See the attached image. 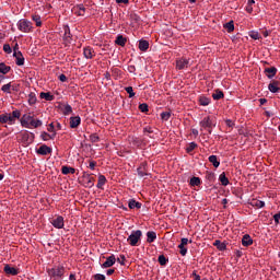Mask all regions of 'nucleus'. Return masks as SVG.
Segmentation results:
<instances>
[{"label": "nucleus", "mask_w": 280, "mask_h": 280, "mask_svg": "<svg viewBox=\"0 0 280 280\" xmlns=\"http://www.w3.org/2000/svg\"><path fill=\"white\" fill-rule=\"evenodd\" d=\"M273 220H275L276 224H279L280 211L273 215Z\"/></svg>", "instance_id": "nucleus-58"}, {"label": "nucleus", "mask_w": 280, "mask_h": 280, "mask_svg": "<svg viewBox=\"0 0 280 280\" xmlns=\"http://www.w3.org/2000/svg\"><path fill=\"white\" fill-rule=\"evenodd\" d=\"M10 71H12V68L10 66H7L3 62L0 63V73H2V75L10 73Z\"/></svg>", "instance_id": "nucleus-20"}, {"label": "nucleus", "mask_w": 280, "mask_h": 280, "mask_svg": "<svg viewBox=\"0 0 280 280\" xmlns=\"http://www.w3.org/2000/svg\"><path fill=\"white\" fill-rule=\"evenodd\" d=\"M42 139H43V141H49V139H51V138H50L49 133H47L46 131H43Z\"/></svg>", "instance_id": "nucleus-52"}, {"label": "nucleus", "mask_w": 280, "mask_h": 280, "mask_svg": "<svg viewBox=\"0 0 280 280\" xmlns=\"http://www.w3.org/2000/svg\"><path fill=\"white\" fill-rule=\"evenodd\" d=\"M28 104H30L31 106H34V104H36V95H34V93H31V94L28 95Z\"/></svg>", "instance_id": "nucleus-41"}, {"label": "nucleus", "mask_w": 280, "mask_h": 280, "mask_svg": "<svg viewBox=\"0 0 280 280\" xmlns=\"http://www.w3.org/2000/svg\"><path fill=\"white\" fill-rule=\"evenodd\" d=\"M246 12H248V14H253V5L247 4Z\"/></svg>", "instance_id": "nucleus-62"}, {"label": "nucleus", "mask_w": 280, "mask_h": 280, "mask_svg": "<svg viewBox=\"0 0 280 280\" xmlns=\"http://www.w3.org/2000/svg\"><path fill=\"white\" fill-rule=\"evenodd\" d=\"M219 180H220L221 185L226 187V185H229V177L226 176V173H222L219 177Z\"/></svg>", "instance_id": "nucleus-29"}, {"label": "nucleus", "mask_w": 280, "mask_h": 280, "mask_svg": "<svg viewBox=\"0 0 280 280\" xmlns=\"http://www.w3.org/2000/svg\"><path fill=\"white\" fill-rule=\"evenodd\" d=\"M158 261H159L160 266H166L167 258L165 257V255H160L158 258Z\"/></svg>", "instance_id": "nucleus-38"}, {"label": "nucleus", "mask_w": 280, "mask_h": 280, "mask_svg": "<svg viewBox=\"0 0 280 280\" xmlns=\"http://www.w3.org/2000/svg\"><path fill=\"white\" fill-rule=\"evenodd\" d=\"M187 244H189V240H188V238H182L179 245H182V246H187Z\"/></svg>", "instance_id": "nucleus-61"}, {"label": "nucleus", "mask_w": 280, "mask_h": 280, "mask_svg": "<svg viewBox=\"0 0 280 280\" xmlns=\"http://www.w3.org/2000/svg\"><path fill=\"white\" fill-rule=\"evenodd\" d=\"M23 141H25L26 143H30V133L24 132L22 136Z\"/></svg>", "instance_id": "nucleus-54"}, {"label": "nucleus", "mask_w": 280, "mask_h": 280, "mask_svg": "<svg viewBox=\"0 0 280 280\" xmlns=\"http://www.w3.org/2000/svg\"><path fill=\"white\" fill-rule=\"evenodd\" d=\"M178 248L180 249L179 253L183 257H185V255H187V248L183 245H178Z\"/></svg>", "instance_id": "nucleus-50"}, {"label": "nucleus", "mask_w": 280, "mask_h": 280, "mask_svg": "<svg viewBox=\"0 0 280 280\" xmlns=\"http://www.w3.org/2000/svg\"><path fill=\"white\" fill-rule=\"evenodd\" d=\"M11 118H13V121H16V119L21 118V112L20 110H13L11 114Z\"/></svg>", "instance_id": "nucleus-42"}, {"label": "nucleus", "mask_w": 280, "mask_h": 280, "mask_svg": "<svg viewBox=\"0 0 280 280\" xmlns=\"http://www.w3.org/2000/svg\"><path fill=\"white\" fill-rule=\"evenodd\" d=\"M90 141L92 143H97V141H100V136H97V133H93L90 136Z\"/></svg>", "instance_id": "nucleus-46"}, {"label": "nucleus", "mask_w": 280, "mask_h": 280, "mask_svg": "<svg viewBox=\"0 0 280 280\" xmlns=\"http://www.w3.org/2000/svg\"><path fill=\"white\" fill-rule=\"evenodd\" d=\"M83 54H84V56H85V58H93V54H95V51H93V48H91V47H86V48H84V50H83Z\"/></svg>", "instance_id": "nucleus-31"}, {"label": "nucleus", "mask_w": 280, "mask_h": 280, "mask_svg": "<svg viewBox=\"0 0 280 280\" xmlns=\"http://www.w3.org/2000/svg\"><path fill=\"white\" fill-rule=\"evenodd\" d=\"M28 126H32V128H40V126H43V121L33 118Z\"/></svg>", "instance_id": "nucleus-34"}, {"label": "nucleus", "mask_w": 280, "mask_h": 280, "mask_svg": "<svg viewBox=\"0 0 280 280\" xmlns=\"http://www.w3.org/2000/svg\"><path fill=\"white\" fill-rule=\"evenodd\" d=\"M3 51H5V54H10L12 51V47H10V44L3 45Z\"/></svg>", "instance_id": "nucleus-53"}, {"label": "nucleus", "mask_w": 280, "mask_h": 280, "mask_svg": "<svg viewBox=\"0 0 280 280\" xmlns=\"http://www.w3.org/2000/svg\"><path fill=\"white\" fill-rule=\"evenodd\" d=\"M104 185H106V176L100 175L98 176V183H97L96 187L98 189H102V187H104Z\"/></svg>", "instance_id": "nucleus-33"}, {"label": "nucleus", "mask_w": 280, "mask_h": 280, "mask_svg": "<svg viewBox=\"0 0 280 280\" xmlns=\"http://www.w3.org/2000/svg\"><path fill=\"white\" fill-rule=\"evenodd\" d=\"M191 187H198L200 185V177H192L190 178Z\"/></svg>", "instance_id": "nucleus-36"}, {"label": "nucleus", "mask_w": 280, "mask_h": 280, "mask_svg": "<svg viewBox=\"0 0 280 280\" xmlns=\"http://www.w3.org/2000/svg\"><path fill=\"white\" fill-rule=\"evenodd\" d=\"M250 38H253L254 40H259V33H252Z\"/></svg>", "instance_id": "nucleus-59"}, {"label": "nucleus", "mask_w": 280, "mask_h": 280, "mask_svg": "<svg viewBox=\"0 0 280 280\" xmlns=\"http://www.w3.org/2000/svg\"><path fill=\"white\" fill-rule=\"evenodd\" d=\"M82 122V119L80 116H74L70 118V128H78L80 124Z\"/></svg>", "instance_id": "nucleus-11"}, {"label": "nucleus", "mask_w": 280, "mask_h": 280, "mask_svg": "<svg viewBox=\"0 0 280 280\" xmlns=\"http://www.w3.org/2000/svg\"><path fill=\"white\" fill-rule=\"evenodd\" d=\"M126 93H128L129 97H135V90L132 86L125 88Z\"/></svg>", "instance_id": "nucleus-43"}, {"label": "nucleus", "mask_w": 280, "mask_h": 280, "mask_svg": "<svg viewBox=\"0 0 280 280\" xmlns=\"http://www.w3.org/2000/svg\"><path fill=\"white\" fill-rule=\"evenodd\" d=\"M94 280H106V276L102 275V273H96L93 276Z\"/></svg>", "instance_id": "nucleus-51"}, {"label": "nucleus", "mask_w": 280, "mask_h": 280, "mask_svg": "<svg viewBox=\"0 0 280 280\" xmlns=\"http://www.w3.org/2000/svg\"><path fill=\"white\" fill-rule=\"evenodd\" d=\"M13 56L14 58H16L15 63L18 65V67H23V65H25V58L23 57V52H13Z\"/></svg>", "instance_id": "nucleus-6"}, {"label": "nucleus", "mask_w": 280, "mask_h": 280, "mask_svg": "<svg viewBox=\"0 0 280 280\" xmlns=\"http://www.w3.org/2000/svg\"><path fill=\"white\" fill-rule=\"evenodd\" d=\"M213 100H224V92H222L220 89H217L214 93L212 94Z\"/></svg>", "instance_id": "nucleus-22"}, {"label": "nucleus", "mask_w": 280, "mask_h": 280, "mask_svg": "<svg viewBox=\"0 0 280 280\" xmlns=\"http://www.w3.org/2000/svg\"><path fill=\"white\" fill-rule=\"evenodd\" d=\"M32 119H34V116H31V115H23L22 118H21V125L24 127V128H30V121H32Z\"/></svg>", "instance_id": "nucleus-8"}, {"label": "nucleus", "mask_w": 280, "mask_h": 280, "mask_svg": "<svg viewBox=\"0 0 280 280\" xmlns=\"http://www.w3.org/2000/svg\"><path fill=\"white\" fill-rule=\"evenodd\" d=\"M141 235H143L141 230L133 231L127 238V242H129L130 246H137V244H139V240H141Z\"/></svg>", "instance_id": "nucleus-1"}, {"label": "nucleus", "mask_w": 280, "mask_h": 280, "mask_svg": "<svg viewBox=\"0 0 280 280\" xmlns=\"http://www.w3.org/2000/svg\"><path fill=\"white\" fill-rule=\"evenodd\" d=\"M59 80H60V82H67V75L60 74Z\"/></svg>", "instance_id": "nucleus-64"}, {"label": "nucleus", "mask_w": 280, "mask_h": 280, "mask_svg": "<svg viewBox=\"0 0 280 280\" xmlns=\"http://www.w3.org/2000/svg\"><path fill=\"white\" fill-rule=\"evenodd\" d=\"M75 172V168L73 167H69V166H62L61 168V173L62 174H73Z\"/></svg>", "instance_id": "nucleus-35"}, {"label": "nucleus", "mask_w": 280, "mask_h": 280, "mask_svg": "<svg viewBox=\"0 0 280 280\" xmlns=\"http://www.w3.org/2000/svg\"><path fill=\"white\" fill-rule=\"evenodd\" d=\"M201 128H212L213 122L211 121V117L207 116L200 121Z\"/></svg>", "instance_id": "nucleus-9"}, {"label": "nucleus", "mask_w": 280, "mask_h": 280, "mask_svg": "<svg viewBox=\"0 0 280 280\" xmlns=\"http://www.w3.org/2000/svg\"><path fill=\"white\" fill-rule=\"evenodd\" d=\"M32 19L33 21H35L37 27H40L43 25V22L40 21V15H33Z\"/></svg>", "instance_id": "nucleus-40"}, {"label": "nucleus", "mask_w": 280, "mask_h": 280, "mask_svg": "<svg viewBox=\"0 0 280 280\" xmlns=\"http://www.w3.org/2000/svg\"><path fill=\"white\" fill-rule=\"evenodd\" d=\"M39 97L42 98V100H46V102H54V95H51V93H49V92H42L40 94H39Z\"/></svg>", "instance_id": "nucleus-21"}, {"label": "nucleus", "mask_w": 280, "mask_h": 280, "mask_svg": "<svg viewBox=\"0 0 280 280\" xmlns=\"http://www.w3.org/2000/svg\"><path fill=\"white\" fill-rule=\"evenodd\" d=\"M162 119H164L165 121H167V119H170V117H172V114L170 112H163L161 114Z\"/></svg>", "instance_id": "nucleus-49"}, {"label": "nucleus", "mask_w": 280, "mask_h": 280, "mask_svg": "<svg viewBox=\"0 0 280 280\" xmlns=\"http://www.w3.org/2000/svg\"><path fill=\"white\" fill-rule=\"evenodd\" d=\"M48 275L50 277H63L65 276V267L58 266L50 270H48Z\"/></svg>", "instance_id": "nucleus-2"}, {"label": "nucleus", "mask_w": 280, "mask_h": 280, "mask_svg": "<svg viewBox=\"0 0 280 280\" xmlns=\"http://www.w3.org/2000/svg\"><path fill=\"white\" fill-rule=\"evenodd\" d=\"M199 104L200 106H209V104H211V100L207 96H200Z\"/></svg>", "instance_id": "nucleus-27"}, {"label": "nucleus", "mask_w": 280, "mask_h": 280, "mask_svg": "<svg viewBox=\"0 0 280 280\" xmlns=\"http://www.w3.org/2000/svg\"><path fill=\"white\" fill-rule=\"evenodd\" d=\"M224 30L228 31L229 34H231V32H234L235 31V24L233 23V21H230L228 23H225L223 25Z\"/></svg>", "instance_id": "nucleus-25"}, {"label": "nucleus", "mask_w": 280, "mask_h": 280, "mask_svg": "<svg viewBox=\"0 0 280 280\" xmlns=\"http://www.w3.org/2000/svg\"><path fill=\"white\" fill-rule=\"evenodd\" d=\"M206 178L208 180H213L215 178V174L207 172Z\"/></svg>", "instance_id": "nucleus-55"}, {"label": "nucleus", "mask_w": 280, "mask_h": 280, "mask_svg": "<svg viewBox=\"0 0 280 280\" xmlns=\"http://www.w3.org/2000/svg\"><path fill=\"white\" fill-rule=\"evenodd\" d=\"M63 30H65L63 39L67 40V43H71V30L69 28L68 25H66Z\"/></svg>", "instance_id": "nucleus-24"}, {"label": "nucleus", "mask_w": 280, "mask_h": 280, "mask_svg": "<svg viewBox=\"0 0 280 280\" xmlns=\"http://www.w3.org/2000/svg\"><path fill=\"white\" fill-rule=\"evenodd\" d=\"M10 89H12V85L8 83L1 88V91H3V93H10Z\"/></svg>", "instance_id": "nucleus-48"}, {"label": "nucleus", "mask_w": 280, "mask_h": 280, "mask_svg": "<svg viewBox=\"0 0 280 280\" xmlns=\"http://www.w3.org/2000/svg\"><path fill=\"white\" fill-rule=\"evenodd\" d=\"M19 30H21V32H31L32 31V22L27 21V20H21L19 23Z\"/></svg>", "instance_id": "nucleus-3"}, {"label": "nucleus", "mask_w": 280, "mask_h": 280, "mask_svg": "<svg viewBox=\"0 0 280 280\" xmlns=\"http://www.w3.org/2000/svg\"><path fill=\"white\" fill-rule=\"evenodd\" d=\"M126 43H128V38L124 37V35H118L115 44L119 45V47H126Z\"/></svg>", "instance_id": "nucleus-13"}, {"label": "nucleus", "mask_w": 280, "mask_h": 280, "mask_svg": "<svg viewBox=\"0 0 280 280\" xmlns=\"http://www.w3.org/2000/svg\"><path fill=\"white\" fill-rule=\"evenodd\" d=\"M48 132H56V127H54V122L49 124Z\"/></svg>", "instance_id": "nucleus-60"}, {"label": "nucleus", "mask_w": 280, "mask_h": 280, "mask_svg": "<svg viewBox=\"0 0 280 280\" xmlns=\"http://www.w3.org/2000/svg\"><path fill=\"white\" fill-rule=\"evenodd\" d=\"M139 49H140V51H148V49H150V43L145 39L140 40Z\"/></svg>", "instance_id": "nucleus-16"}, {"label": "nucleus", "mask_w": 280, "mask_h": 280, "mask_svg": "<svg viewBox=\"0 0 280 280\" xmlns=\"http://www.w3.org/2000/svg\"><path fill=\"white\" fill-rule=\"evenodd\" d=\"M84 180H86V182H85L86 187H93V185H94V183H95V177H93V176L86 174V175L84 176Z\"/></svg>", "instance_id": "nucleus-23"}, {"label": "nucleus", "mask_w": 280, "mask_h": 280, "mask_svg": "<svg viewBox=\"0 0 280 280\" xmlns=\"http://www.w3.org/2000/svg\"><path fill=\"white\" fill-rule=\"evenodd\" d=\"M120 259H122V260H120ZM120 259L118 258L117 261H119V264H120L121 266H125V265H126V256L120 255Z\"/></svg>", "instance_id": "nucleus-56"}, {"label": "nucleus", "mask_w": 280, "mask_h": 280, "mask_svg": "<svg viewBox=\"0 0 280 280\" xmlns=\"http://www.w3.org/2000/svg\"><path fill=\"white\" fill-rule=\"evenodd\" d=\"M4 272L5 275H12L13 277H16V275H19V269L10 267V265H5Z\"/></svg>", "instance_id": "nucleus-10"}, {"label": "nucleus", "mask_w": 280, "mask_h": 280, "mask_svg": "<svg viewBox=\"0 0 280 280\" xmlns=\"http://www.w3.org/2000/svg\"><path fill=\"white\" fill-rule=\"evenodd\" d=\"M37 154H40L42 156H47V154H51V148L43 144L38 148Z\"/></svg>", "instance_id": "nucleus-7"}, {"label": "nucleus", "mask_w": 280, "mask_h": 280, "mask_svg": "<svg viewBox=\"0 0 280 280\" xmlns=\"http://www.w3.org/2000/svg\"><path fill=\"white\" fill-rule=\"evenodd\" d=\"M188 65H189V60H187V59H180V60H177V62H176V67L179 70L187 68Z\"/></svg>", "instance_id": "nucleus-18"}, {"label": "nucleus", "mask_w": 280, "mask_h": 280, "mask_svg": "<svg viewBox=\"0 0 280 280\" xmlns=\"http://www.w3.org/2000/svg\"><path fill=\"white\" fill-rule=\"evenodd\" d=\"M209 162L212 163L213 167H220V161H218L217 155H210Z\"/></svg>", "instance_id": "nucleus-32"}, {"label": "nucleus", "mask_w": 280, "mask_h": 280, "mask_svg": "<svg viewBox=\"0 0 280 280\" xmlns=\"http://www.w3.org/2000/svg\"><path fill=\"white\" fill-rule=\"evenodd\" d=\"M139 110H141V113H148L149 107L147 103H142L139 105Z\"/></svg>", "instance_id": "nucleus-45"}, {"label": "nucleus", "mask_w": 280, "mask_h": 280, "mask_svg": "<svg viewBox=\"0 0 280 280\" xmlns=\"http://www.w3.org/2000/svg\"><path fill=\"white\" fill-rule=\"evenodd\" d=\"M138 174L139 176H148V172H145V164H142L140 167H138Z\"/></svg>", "instance_id": "nucleus-37"}, {"label": "nucleus", "mask_w": 280, "mask_h": 280, "mask_svg": "<svg viewBox=\"0 0 280 280\" xmlns=\"http://www.w3.org/2000/svg\"><path fill=\"white\" fill-rule=\"evenodd\" d=\"M84 12H86V9L83 4L79 5V11L77 12L78 16H84Z\"/></svg>", "instance_id": "nucleus-47"}, {"label": "nucleus", "mask_w": 280, "mask_h": 280, "mask_svg": "<svg viewBox=\"0 0 280 280\" xmlns=\"http://www.w3.org/2000/svg\"><path fill=\"white\" fill-rule=\"evenodd\" d=\"M154 240H156V232H148L147 233V242L148 244H152V242H154Z\"/></svg>", "instance_id": "nucleus-26"}, {"label": "nucleus", "mask_w": 280, "mask_h": 280, "mask_svg": "<svg viewBox=\"0 0 280 280\" xmlns=\"http://www.w3.org/2000/svg\"><path fill=\"white\" fill-rule=\"evenodd\" d=\"M242 244L244 246H253V238L250 237V235L245 234L242 238Z\"/></svg>", "instance_id": "nucleus-19"}, {"label": "nucleus", "mask_w": 280, "mask_h": 280, "mask_svg": "<svg viewBox=\"0 0 280 280\" xmlns=\"http://www.w3.org/2000/svg\"><path fill=\"white\" fill-rule=\"evenodd\" d=\"M115 261H117V258H115V255H110L106 258V261L102 264V268H113Z\"/></svg>", "instance_id": "nucleus-4"}, {"label": "nucleus", "mask_w": 280, "mask_h": 280, "mask_svg": "<svg viewBox=\"0 0 280 280\" xmlns=\"http://www.w3.org/2000/svg\"><path fill=\"white\" fill-rule=\"evenodd\" d=\"M51 224H52V226H55V229H63L65 218L59 215L55 220L51 221Z\"/></svg>", "instance_id": "nucleus-5"}, {"label": "nucleus", "mask_w": 280, "mask_h": 280, "mask_svg": "<svg viewBox=\"0 0 280 280\" xmlns=\"http://www.w3.org/2000/svg\"><path fill=\"white\" fill-rule=\"evenodd\" d=\"M213 246H217L218 250H226V244L220 242V240H217V241L213 243Z\"/></svg>", "instance_id": "nucleus-30"}, {"label": "nucleus", "mask_w": 280, "mask_h": 280, "mask_svg": "<svg viewBox=\"0 0 280 280\" xmlns=\"http://www.w3.org/2000/svg\"><path fill=\"white\" fill-rule=\"evenodd\" d=\"M249 205H252V207H255L256 209H261L266 206V203L259 199H252Z\"/></svg>", "instance_id": "nucleus-14"}, {"label": "nucleus", "mask_w": 280, "mask_h": 280, "mask_svg": "<svg viewBox=\"0 0 280 280\" xmlns=\"http://www.w3.org/2000/svg\"><path fill=\"white\" fill-rule=\"evenodd\" d=\"M265 73H267V78H269V80H272V78L277 75V69L275 67L266 68Z\"/></svg>", "instance_id": "nucleus-15"}, {"label": "nucleus", "mask_w": 280, "mask_h": 280, "mask_svg": "<svg viewBox=\"0 0 280 280\" xmlns=\"http://www.w3.org/2000/svg\"><path fill=\"white\" fill-rule=\"evenodd\" d=\"M268 89L271 93H279V81H272Z\"/></svg>", "instance_id": "nucleus-17"}, {"label": "nucleus", "mask_w": 280, "mask_h": 280, "mask_svg": "<svg viewBox=\"0 0 280 280\" xmlns=\"http://www.w3.org/2000/svg\"><path fill=\"white\" fill-rule=\"evenodd\" d=\"M129 209H141V202H138L137 200L135 199H131L129 201Z\"/></svg>", "instance_id": "nucleus-28"}, {"label": "nucleus", "mask_w": 280, "mask_h": 280, "mask_svg": "<svg viewBox=\"0 0 280 280\" xmlns=\"http://www.w3.org/2000/svg\"><path fill=\"white\" fill-rule=\"evenodd\" d=\"M10 121H14V118H12V114H2L0 115V124H8Z\"/></svg>", "instance_id": "nucleus-12"}, {"label": "nucleus", "mask_w": 280, "mask_h": 280, "mask_svg": "<svg viewBox=\"0 0 280 280\" xmlns=\"http://www.w3.org/2000/svg\"><path fill=\"white\" fill-rule=\"evenodd\" d=\"M225 124H226V126H228L229 128H233V127L235 126V122L232 121L231 119L225 120Z\"/></svg>", "instance_id": "nucleus-57"}, {"label": "nucleus", "mask_w": 280, "mask_h": 280, "mask_svg": "<svg viewBox=\"0 0 280 280\" xmlns=\"http://www.w3.org/2000/svg\"><path fill=\"white\" fill-rule=\"evenodd\" d=\"M195 148H198V144L196 142H190L186 148V152L189 154V152H194Z\"/></svg>", "instance_id": "nucleus-39"}, {"label": "nucleus", "mask_w": 280, "mask_h": 280, "mask_svg": "<svg viewBox=\"0 0 280 280\" xmlns=\"http://www.w3.org/2000/svg\"><path fill=\"white\" fill-rule=\"evenodd\" d=\"M97 165V162H95V161H91L90 162V168L91 170H95V166Z\"/></svg>", "instance_id": "nucleus-63"}, {"label": "nucleus", "mask_w": 280, "mask_h": 280, "mask_svg": "<svg viewBox=\"0 0 280 280\" xmlns=\"http://www.w3.org/2000/svg\"><path fill=\"white\" fill-rule=\"evenodd\" d=\"M71 113H73V108L71 107V105H66L63 109V115H71Z\"/></svg>", "instance_id": "nucleus-44"}]
</instances>
